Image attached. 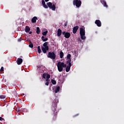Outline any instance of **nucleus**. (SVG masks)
I'll list each match as a JSON object with an SVG mask.
<instances>
[{"label":"nucleus","instance_id":"18","mask_svg":"<svg viewBox=\"0 0 124 124\" xmlns=\"http://www.w3.org/2000/svg\"><path fill=\"white\" fill-rule=\"evenodd\" d=\"M41 38H42V40H43V41H44V42H45V41H47V40H48V38H45L44 36H42Z\"/></svg>","mask_w":124,"mask_h":124},{"label":"nucleus","instance_id":"26","mask_svg":"<svg viewBox=\"0 0 124 124\" xmlns=\"http://www.w3.org/2000/svg\"><path fill=\"white\" fill-rule=\"evenodd\" d=\"M29 46L30 47V48H33V45L31 43H30Z\"/></svg>","mask_w":124,"mask_h":124},{"label":"nucleus","instance_id":"27","mask_svg":"<svg viewBox=\"0 0 124 124\" xmlns=\"http://www.w3.org/2000/svg\"><path fill=\"white\" fill-rule=\"evenodd\" d=\"M46 76H47V74L44 73V74L43 75V78H44V79H46Z\"/></svg>","mask_w":124,"mask_h":124},{"label":"nucleus","instance_id":"24","mask_svg":"<svg viewBox=\"0 0 124 124\" xmlns=\"http://www.w3.org/2000/svg\"><path fill=\"white\" fill-rule=\"evenodd\" d=\"M47 33H48V31L46 30L45 31L43 32L42 35H46Z\"/></svg>","mask_w":124,"mask_h":124},{"label":"nucleus","instance_id":"16","mask_svg":"<svg viewBox=\"0 0 124 124\" xmlns=\"http://www.w3.org/2000/svg\"><path fill=\"white\" fill-rule=\"evenodd\" d=\"M43 47H46V49H48V48H49V46H48V42H45L44 44H43Z\"/></svg>","mask_w":124,"mask_h":124},{"label":"nucleus","instance_id":"39","mask_svg":"<svg viewBox=\"0 0 124 124\" xmlns=\"http://www.w3.org/2000/svg\"><path fill=\"white\" fill-rule=\"evenodd\" d=\"M29 33H30V34H31V31H30V32H29Z\"/></svg>","mask_w":124,"mask_h":124},{"label":"nucleus","instance_id":"21","mask_svg":"<svg viewBox=\"0 0 124 124\" xmlns=\"http://www.w3.org/2000/svg\"><path fill=\"white\" fill-rule=\"evenodd\" d=\"M63 52H62V51H61L60 52V58L61 59H62V58H63Z\"/></svg>","mask_w":124,"mask_h":124},{"label":"nucleus","instance_id":"14","mask_svg":"<svg viewBox=\"0 0 124 124\" xmlns=\"http://www.w3.org/2000/svg\"><path fill=\"white\" fill-rule=\"evenodd\" d=\"M31 31V28L29 26H26L25 27V32H29Z\"/></svg>","mask_w":124,"mask_h":124},{"label":"nucleus","instance_id":"36","mask_svg":"<svg viewBox=\"0 0 124 124\" xmlns=\"http://www.w3.org/2000/svg\"><path fill=\"white\" fill-rule=\"evenodd\" d=\"M1 120H2V118L0 117V121H1Z\"/></svg>","mask_w":124,"mask_h":124},{"label":"nucleus","instance_id":"4","mask_svg":"<svg viewBox=\"0 0 124 124\" xmlns=\"http://www.w3.org/2000/svg\"><path fill=\"white\" fill-rule=\"evenodd\" d=\"M81 3L82 2L80 0H74L73 1L74 5H76L77 7H80L81 6Z\"/></svg>","mask_w":124,"mask_h":124},{"label":"nucleus","instance_id":"41","mask_svg":"<svg viewBox=\"0 0 124 124\" xmlns=\"http://www.w3.org/2000/svg\"><path fill=\"white\" fill-rule=\"evenodd\" d=\"M65 26H66V24H65Z\"/></svg>","mask_w":124,"mask_h":124},{"label":"nucleus","instance_id":"19","mask_svg":"<svg viewBox=\"0 0 124 124\" xmlns=\"http://www.w3.org/2000/svg\"><path fill=\"white\" fill-rule=\"evenodd\" d=\"M36 32L37 34H39L40 33V29L39 28V27H37Z\"/></svg>","mask_w":124,"mask_h":124},{"label":"nucleus","instance_id":"34","mask_svg":"<svg viewBox=\"0 0 124 124\" xmlns=\"http://www.w3.org/2000/svg\"><path fill=\"white\" fill-rule=\"evenodd\" d=\"M18 42H20V41H22V38H20L18 39Z\"/></svg>","mask_w":124,"mask_h":124},{"label":"nucleus","instance_id":"11","mask_svg":"<svg viewBox=\"0 0 124 124\" xmlns=\"http://www.w3.org/2000/svg\"><path fill=\"white\" fill-rule=\"evenodd\" d=\"M62 30L59 29L57 30V36L60 37L61 35H62Z\"/></svg>","mask_w":124,"mask_h":124},{"label":"nucleus","instance_id":"37","mask_svg":"<svg viewBox=\"0 0 124 124\" xmlns=\"http://www.w3.org/2000/svg\"><path fill=\"white\" fill-rule=\"evenodd\" d=\"M45 1L47 2V1H49V0H45Z\"/></svg>","mask_w":124,"mask_h":124},{"label":"nucleus","instance_id":"10","mask_svg":"<svg viewBox=\"0 0 124 124\" xmlns=\"http://www.w3.org/2000/svg\"><path fill=\"white\" fill-rule=\"evenodd\" d=\"M17 64L20 65L23 62V59L21 58H18L17 60Z\"/></svg>","mask_w":124,"mask_h":124},{"label":"nucleus","instance_id":"25","mask_svg":"<svg viewBox=\"0 0 124 124\" xmlns=\"http://www.w3.org/2000/svg\"><path fill=\"white\" fill-rule=\"evenodd\" d=\"M70 58H71V55L70 54H68L67 56V60H71Z\"/></svg>","mask_w":124,"mask_h":124},{"label":"nucleus","instance_id":"28","mask_svg":"<svg viewBox=\"0 0 124 124\" xmlns=\"http://www.w3.org/2000/svg\"><path fill=\"white\" fill-rule=\"evenodd\" d=\"M0 98H1L2 99H4V98H5V96L1 95L0 96Z\"/></svg>","mask_w":124,"mask_h":124},{"label":"nucleus","instance_id":"3","mask_svg":"<svg viewBox=\"0 0 124 124\" xmlns=\"http://www.w3.org/2000/svg\"><path fill=\"white\" fill-rule=\"evenodd\" d=\"M46 4L47 6H48V7L53 11L56 10V5L52 4L51 2H47Z\"/></svg>","mask_w":124,"mask_h":124},{"label":"nucleus","instance_id":"32","mask_svg":"<svg viewBox=\"0 0 124 124\" xmlns=\"http://www.w3.org/2000/svg\"><path fill=\"white\" fill-rule=\"evenodd\" d=\"M46 82L49 83V82L50 81V79H49V78H46Z\"/></svg>","mask_w":124,"mask_h":124},{"label":"nucleus","instance_id":"8","mask_svg":"<svg viewBox=\"0 0 124 124\" xmlns=\"http://www.w3.org/2000/svg\"><path fill=\"white\" fill-rule=\"evenodd\" d=\"M78 29H79V27L78 26L74 27L73 29V33H76V32H77V31H78Z\"/></svg>","mask_w":124,"mask_h":124},{"label":"nucleus","instance_id":"7","mask_svg":"<svg viewBox=\"0 0 124 124\" xmlns=\"http://www.w3.org/2000/svg\"><path fill=\"white\" fill-rule=\"evenodd\" d=\"M95 24L97 25V27H100L101 26V22L99 20H96L95 21Z\"/></svg>","mask_w":124,"mask_h":124},{"label":"nucleus","instance_id":"30","mask_svg":"<svg viewBox=\"0 0 124 124\" xmlns=\"http://www.w3.org/2000/svg\"><path fill=\"white\" fill-rule=\"evenodd\" d=\"M43 5V6H44V7L45 8H48V6L46 5V4H44V5Z\"/></svg>","mask_w":124,"mask_h":124},{"label":"nucleus","instance_id":"13","mask_svg":"<svg viewBox=\"0 0 124 124\" xmlns=\"http://www.w3.org/2000/svg\"><path fill=\"white\" fill-rule=\"evenodd\" d=\"M36 20H37V17L36 16H34L32 19H31V22L32 23H36Z\"/></svg>","mask_w":124,"mask_h":124},{"label":"nucleus","instance_id":"6","mask_svg":"<svg viewBox=\"0 0 124 124\" xmlns=\"http://www.w3.org/2000/svg\"><path fill=\"white\" fill-rule=\"evenodd\" d=\"M62 34L64 35L65 38H69L70 37V33L68 32L63 31Z\"/></svg>","mask_w":124,"mask_h":124},{"label":"nucleus","instance_id":"33","mask_svg":"<svg viewBox=\"0 0 124 124\" xmlns=\"http://www.w3.org/2000/svg\"><path fill=\"white\" fill-rule=\"evenodd\" d=\"M3 70H4L3 67H1V69H0V71H1V72H2V71H3Z\"/></svg>","mask_w":124,"mask_h":124},{"label":"nucleus","instance_id":"1","mask_svg":"<svg viewBox=\"0 0 124 124\" xmlns=\"http://www.w3.org/2000/svg\"><path fill=\"white\" fill-rule=\"evenodd\" d=\"M57 67L59 72H62L63 70V68L66 67V64L64 62H59L57 63Z\"/></svg>","mask_w":124,"mask_h":124},{"label":"nucleus","instance_id":"17","mask_svg":"<svg viewBox=\"0 0 124 124\" xmlns=\"http://www.w3.org/2000/svg\"><path fill=\"white\" fill-rule=\"evenodd\" d=\"M60 86H58V87L55 89V93H59V92H60Z\"/></svg>","mask_w":124,"mask_h":124},{"label":"nucleus","instance_id":"40","mask_svg":"<svg viewBox=\"0 0 124 124\" xmlns=\"http://www.w3.org/2000/svg\"><path fill=\"white\" fill-rule=\"evenodd\" d=\"M55 111H56L57 110L56 109V108H55Z\"/></svg>","mask_w":124,"mask_h":124},{"label":"nucleus","instance_id":"5","mask_svg":"<svg viewBox=\"0 0 124 124\" xmlns=\"http://www.w3.org/2000/svg\"><path fill=\"white\" fill-rule=\"evenodd\" d=\"M47 57L51 60H55L56 59V54L54 52H48Z\"/></svg>","mask_w":124,"mask_h":124},{"label":"nucleus","instance_id":"22","mask_svg":"<svg viewBox=\"0 0 124 124\" xmlns=\"http://www.w3.org/2000/svg\"><path fill=\"white\" fill-rule=\"evenodd\" d=\"M37 49H38V52L39 54H40V53H41V49L40 48V46H38L37 47Z\"/></svg>","mask_w":124,"mask_h":124},{"label":"nucleus","instance_id":"20","mask_svg":"<svg viewBox=\"0 0 124 124\" xmlns=\"http://www.w3.org/2000/svg\"><path fill=\"white\" fill-rule=\"evenodd\" d=\"M68 60L67 61V63H68V65H71V59H68Z\"/></svg>","mask_w":124,"mask_h":124},{"label":"nucleus","instance_id":"9","mask_svg":"<svg viewBox=\"0 0 124 124\" xmlns=\"http://www.w3.org/2000/svg\"><path fill=\"white\" fill-rule=\"evenodd\" d=\"M101 3H102L103 5H104V6L105 7H108V5H107L106 1H105L104 0H101Z\"/></svg>","mask_w":124,"mask_h":124},{"label":"nucleus","instance_id":"29","mask_svg":"<svg viewBox=\"0 0 124 124\" xmlns=\"http://www.w3.org/2000/svg\"><path fill=\"white\" fill-rule=\"evenodd\" d=\"M50 76L49 74H46V79H50Z\"/></svg>","mask_w":124,"mask_h":124},{"label":"nucleus","instance_id":"2","mask_svg":"<svg viewBox=\"0 0 124 124\" xmlns=\"http://www.w3.org/2000/svg\"><path fill=\"white\" fill-rule=\"evenodd\" d=\"M80 34L81 39L82 40H85V39H86V36L85 35V27H82L80 28Z\"/></svg>","mask_w":124,"mask_h":124},{"label":"nucleus","instance_id":"23","mask_svg":"<svg viewBox=\"0 0 124 124\" xmlns=\"http://www.w3.org/2000/svg\"><path fill=\"white\" fill-rule=\"evenodd\" d=\"M51 83L52 84H53V85H56V84L57 83V82L56 81V80L54 79H51Z\"/></svg>","mask_w":124,"mask_h":124},{"label":"nucleus","instance_id":"38","mask_svg":"<svg viewBox=\"0 0 124 124\" xmlns=\"http://www.w3.org/2000/svg\"><path fill=\"white\" fill-rule=\"evenodd\" d=\"M78 41H79L80 42H81V39H79V40H78Z\"/></svg>","mask_w":124,"mask_h":124},{"label":"nucleus","instance_id":"35","mask_svg":"<svg viewBox=\"0 0 124 124\" xmlns=\"http://www.w3.org/2000/svg\"><path fill=\"white\" fill-rule=\"evenodd\" d=\"M45 85H46V86H49V82H46V83H45Z\"/></svg>","mask_w":124,"mask_h":124},{"label":"nucleus","instance_id":"15","mask_svg":"<svg viewBox=\"0 0 124 124\" xmlns=\"http://www.w3.org/2000/svg\"><path fill=\"white\" fill-rule=\"evenodd\" d=\"M71 65H68L66 67V72H69V71L70 70V67H71Z\"/></svg>","mask_w":124,"mask_h":124},{"label":"nucleus","instance_id":"12","mask_svg":"<svg viewBox=\"0 0 124 124\" xmlns=\"http://www.w3.org/2000/svg\"><path fill=\"white\" fill-rule=\"evenodd\" d=\"M48 50H49V48H48V49H47L46 47H45L43 46L42 47V50L44 53V54H46V53H47V51H48Z\"/></svg>","mask_w":124,"mask_h":124},{"label":"nucleus","instance_id":"31","mask_svg":"<svg viewBox=\"0 0 124 124\" xmlns=\"http://www.w3.org/2000/svg\"><path fill=\"white\" fill-rule=\"evenodd\" d=\"M42 3L43 5L45 4V1H44V0H42Z\"/></svg>","mask_w":124,"mask_h":124}]
</instances>
